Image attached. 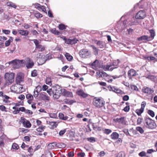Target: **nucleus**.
<instances>
[{"mask_svg":"<svg viewBox=\"0 0 157 157\" xmlns=\"http://www.w3.org/2000/svg\"><path fill=\"white\" fill-rule=\"evenodd\" d=\"M149 32L150 34V36H148L147 35H144L137 38L138 40L142 41L143 42L146 43L148 41L152 40L154 38L155 36V32L153 29H151L149 30Z\"/></svg>","mask_w":157,"mask_h":157,"instance_id":"f257e3e1","label":"nucleus"},{"mask_svg":"<svg viewBox=\"0 0 157 157\" xmlns=\"http://www.w3.org/2000/svg\"><path fill=\"white\" fill-rule=\"evenodd\" d=\"M144 122L145 124H146L145 126L147 128L152 129L156 127V124L154 121L151 119L148 116L145 117Z\"/></svg>","mask_w":157,"mask_h":157,"instance_id":"f03ea898","label":"nucleus"},{"mask_svg":"<svg viewBox=\"0 0 157 157\" xmlns=\"http://www.w3.org/2000/svg\"><path fill=\"white\" fill-rule=\"evenodd\" d=\"M120 60L117 59L114 61L112 65H107L102 66V68L105 71H112L114 69L117 68L120 63Z\"/></svg>","mask_w":157,"mask_h":157,"instance_id":"7ed1b4c3","label":"nucleus"},{"mask_svg":"<svg viewBox=\"0 0 157 157\" xmlns=\"http://www.w3.org/2000/svg\"><path fill=\"white\" fill-rule=\"evenodd\" d=\"M93 103L95 107L100 108L105 105V102L102 98L95 97L93 99Z\"/></svg>","mask_w":157,"mask_h":157,"instance_id":"20e7f679","label":"nucleus"},{"mask_svg":"<svg viewBox=\"0 0 157 157\" xmlns=\"http://www.w3.org/2000/svg\"><path fill=\"white\" fill-rule=\"evenodd\" d=\"M62 89L60 86L57 84L53 86L51 88L48 89L47 90V92L49 95L51 96L52 94V92L61 93Z\"/></svg>","mask_w":157,"mask_h":157,"instance_id":"39448f33","label":"nucleus"},{"mask_svg":"<svg viewBox=\"0 0 157 157\" xmlns=\"http://www.w3.org/2000/svg\"><path fill=\"white\" fill-rule=\"evenodd\" d=\"M81 57L84 58H88L91 57V53L90 51L86 49H84L80 50L79 52Z\"/></svg>","mask_w":157,"mask_h":157,"instance_id":"423d86ee","label":"nucleus"},{"mask_svg":"<svg viewBox=\"0 0 157 157\" xmlns=\"http://www.w3.org/2000/svg\"><path fill=\"white\" fill-rule=\"evenodd\" d=\"M34 43L35 45V49H37L38 51L42 52L45 50V46L40 44V42L37 39L32 40Z\"/></svg>","mask_w":157,"mask_h":157,"instance_id":"0eeeda50","label":"nucleus"},{"mask_svg":"<svg viewBox=\"0 0 157 157\" xmlns=\"http://www.w3.org/2000/svg\"><path fill=\"white\" fill-rule=\"evenodd\" d=\"M15 74L13 73H6L5 75V79L11 84L14 81Z\"/></svg>","mask_w":157,"mask_h":157,"instance_id":"6e6552de","label":"nucleus"},{"mask_svg":"<svg viewBox=\"0 0 157 157\" xmlns=\"http://www.w3.org/2000/svg\"><path fill=\"white\" fill-rule=\"evenodd\" d=\"M138 24L137 20H135L134 18H132L130 21L129 19L124 20L123 22V25L124 27H127L129 25H136Z\"/></svg>","mask_w":157,"mask_h":157,"instance_id":"1a4fd4ad","label":"nucleus"},{"mask_svg":"<svg viewBox=\"0 0 157 157\" xmlns=\"http://www.w3.org/2000/svg\"><path fill=\"white\" fill-rule=\"evenodd\" d=\"M25 65L27 69H30L32 68L34 65V63L32 59L29 57L26 58Z\"/></svg>","mask_w":157,"mask_h":157,"instance_id":"9d476101","label":"nucleus"},{"mask_svg":"<svg viewBox=\"0 0 157 157\" xmlns=\"http://www.w3.org/2000/svg\"><path fill=\"white\" fill-rule=\"evenodd\" d=\"M146 16L145 12L144 10H140L136 14L135 18L137 19H144Z\"/></svg>","mask_w":157,"mask_h":157,"instance_id":"9b49d317","label":"nucleus"},{"mask_svg":"<svg viewBox=\"0 0 157 157\" xmlns=\"http://www.w3.org/2000/svg\"><path fill=\"white\" fill-rule=\"evenodd\" d=\"M138 75L136 71L133 69H131L129 70L128 72V76L129 79H132V77Z\"/></svg>","mask_w":157,"mask_h":157,"instance_id":"f8f14e48","label":"nucleus"},{"mask_svg":"<svg viewBox=\"0 0 157 157\" xmlns=\"http://www.w3.org/2000/svg\"><path fill=\"white\" fill-rule=\"evenodd\" d=\"M61 94L63 96L67 97H73L72 92L67 91L65 89H62Z\"/></svg>","mask_w":157,"mask_h":157,"instance_id":"ddd939ff","label":"nucleus"},{"mask_svg":"<svg viewBox=\"0 0 157 157\" xmlns=\"http://www.w3.org/2000/svg\"><path fill=\"white\" fill-rule=\"evenodd\" d=\"M154 91V90L153 89L148 87H144L142 89V91L143 93L149 94H152Z\"/></svg>","mask_w":157,"mask_h":157,"instance_id":"4468645a","label":"nucleus"},{"mask_svg":"<svg viewBox=\"0 0 157 157\" xmlns=\"http://www.w3.org/2000/svg\"><path fill=\"white\" fill-rule=\"evenodd\" d=\"M97 76H99V77H101L103 78L106 79L107 78H109V76L107 75L105 72L101 71L99 72H97Z\"/></svg>","mask_w":157,"mask_h":157,"instance_id":"2eb2a0df","label":"nucleus"},{"mask_svg":"<svg viewBox=\"0 0 157 157\" xmlns=\"http://www.w3.org/2000/svg\"><path fill=\"white\" fill-rule=\"evenodd\" d=\"M14 89L16 90V92L17 93H20L24 91L23 86L22 85H20V84H17V85L14 86Z\"/></svg>","mask_w":157,"mask_h":157,"instance_id":"dca6fc26","label":"nucleus"},{"mask_svg":"<svg viewBox=\"0 0 157 157\" xmlns=\"http://www.w3.org/2000/svg\"><path fill=\"white\" fill-rule=\"evenodd\" d=\"M76 93L78 96L83 98H86L88 96V94L84 92L83 90L81 89L78 90L76 92Z\"/></svg>","mask_w":157,"mask_h":157,"instance_id":"f3484780","label":"nucleus"},{"mask_svg":"<svg viewBox=\"0 0 157 157\" xmlns=\"http://www.w3.org/2000/svg\"><path fill=\"white\" fill-rule=\"evenodd\" d=\"M35 7L36 8L40 11H43L45 12L46 11L45 7L43 6H41L39 4L37 3L35 4Z\"/></svg>","mask_w":157,"mask_h":157,"instance_id":"a211bd4d","label":"nucleus"},{"mask_svg":"<svg viewBox=\"0 0 157 157\" xmlns=\"http://www.w3.org/2000/svg\"><path fill=\"white\" fill-rule=\"evenodd\" d=\"M97 42L96 43L98 48H103L105 47L106 44L104 42L101 41L96 40Z\"/></svg>","mask_w":157,"mask_h":157,"instance_id":"6ab92c4d","label":"nucleus"},{"mask_svg":"<svg viewBox=\"0 0 157 157\" xmlns=\"http://www.w3.org/2000/svg\"><path fill=\"white\" fill-rule=\"evenodd\" d=\"M116 122L123 125L126 124V122L124 117H122L120 118H117L116 119Z\"/></svg>","mask_w":157,"mask_h":157,"instance_id":"aec40b11","label":"nucleus"},{"mask_svg":"<svg viewBox=\"0 0 157 157\" xmlns=\"http://www.w3.org/2000/svg\"><path fill=\"white\" fill-rule=\"evenodd\" d=\"M19 34L25 36H26L29 34V32L27 30L19 29L18 30Z\"/></svg>","mask_w":157,"mask_h":157,"instance_id":"412c9836","label":"nucleus"},{"mask_svg":"<svg viewBox=\"0 0 157 157\" xmlns=\"http://www.w3.org/2000/svg\"><path fill=\"white\" fill-rule=\"evenodd\" d=\"M23 81L22 76L20 74H18L16 78V82L17 84H20Z\"/></svg>","mask_w":157,"mask_h":157,"instance_id":"4be33fe9","label":"nucleus"},{"mask_svg":"<svg viewBox=\"0 0 157 157\" xmlns=\"http://www.w3.org/2000/svg\"><path fill=\"white\" fill-rule=\"evenodd\" d=\"M22 123L24 126L27 128H29L31 127V124L30 122L26 119L23 120Z\"/></svg>","mask_w":157,"mask_h":157,"instance_id":"5701e85b","label":"nucleus"},{"mask_svg":"<svg viewBox=\"0 0 157 157\" xmlns=\"http://www.w3.org/2000/svg\"><path fill=\"white\" fill-rule=\"evenodd\" d=\"M110 136L111 139L115 140L118 138L119 135L117 132H114L112 133Z\"/></svg>","mask_w":157,"mask_h":157,"instance_id":"b1692460","label":"nucleus"},{"mask_svg":"<svg viewBox=\"0 0 157 157\" xmlns=\"http://www.w3.org/2000/svg\"><path fill=\"white\" fill-rule=\"evenodd\" d=\"M40 96L42 100H49V97L48 96L46 93L44 94H40Z\"/></svg>","mask_w":157,"mask_h":157,"instance_id":"393cba45","label":"nucleus"},{"mask_svg":"<svg viewBox=\"0 0 157 157\" xmlns=\"http://www.w3.org/2000/svg\"><path fill=\"white\" fill-rule=\"evenodd\" d=\"M91 47L93 49V52L94 55L97 56L98 54L99 49L94 45H91Z\"/></svg>","mask_w":157,"mask_h":157,"instance_id":"a878e982","label":"nucleus"},{"mask_svg":"<svg viewBox=\"0 0 157 157\" xmlns=\"http://www.w3.org/2000/svg\"><path fill=\"white\" fill-rule=\"evenodd\" d=\"M59 118L63 120H66L67 119L68 117L67 116H64V114L62 113H59Z\"/></svg>","mask_w":157,"mask_h":157,"instance_id":"bb28decb","label":"nucleus"},{"mask_svg":"<svg viewBox=\"0 0 157 157\" xmlns=\"http://www.w3.org/2000/svg\"><path fill=\"white\" fill-rule=\"evenodd\" d=\"M61 93L52 92V96L54 99H58L60 97Z\"/></svg>","mask_w":157,"mask_h":157,"instance_id":"cd10ccee","label":"nucleus"},{"mask_svg":"<svg viewBox=\"0 0 157 157\" xmlns=\"http://www.w3.org/2000/svg\"><path fill=\"white\" fill-rule=\"evenodd\" d=\"M52 144H54L55 145L59 148L65 147H66V145L63 143L56 144V143H53Z\"/></svg>","mask_w":157,"mask_h":157,"instance_id":"c85d7f7f","label":"nucleus"},{"mask_svg":"<svg viewBox=\"0 0 157 157\" xmlns=\"http://www.w3.org/2000/svg\"><path fill=\"white\" fill-rule=\"evenodd\" d=\"M50 31L52 33L57 35H58L60 34V33L58 30H57L55 28L51 29L50 30Z\"/></svg>","mask_w":157,"mask_h":157,"instance_id":"c756f323","label":"nucleus"},{"mask_svg":"<svg viewBox=\"0 0 157 157\" xmlns=\"http://www.w3.org/2000/svg\"><path fill=\"white\" fill-rule=\"evenodd\" d=\"M65 56L67 59L69 61H71L73 59V57L69 53H66L65 54Z\"/></svg>","mask_w":157,"mask_h":157,"instance_id":"7c9ffc66","label":"nucleus"},{"mask_svg":"<svg viewBox=\"0 0 157 157\" xmlns=\"http://www.w3.org/2000/svg\"><path fill=\"white\" fill-rule=\"evenodd\" d=\"M144 111V110L141 109H137L136 110V113L139 116H140L142 113Z\"/></svg>","mask_w":157,"mask_h":157,"instance_id":"2f4dec72","label":"nucleus"},{"mask_svg":"<svg viewBox=\"0 0 157 157\" xmlns=\"http://www.w3.org/2000/svg\"><path fill=\"white\" fill-rule=\"evenodd\" d=\"M103 132L106 135H109L112 132V131L109 129H105L103 130Z\"/></svg>","mask_w":157,"mask_h":157,"instance_id":"473e14b6","label":"nucleus"},{"mask_svg":"<svg viewBox=\"0 0 157 157\" xmlns=\"http://www.w3.org/2000/svg\"><path fill=\"white\" fill-rule=\"evenodd\" d=\"M9 64H12L14 66L17 65L18 64V60L16 59L12 60L9 63Z\"/></svg>","mask_w":157,"mask_h":157,"instance_id":"72a5a7b5","label":"nucleus"},{"mask_svg":"<svg viewBox=\"0 0 157 157\" xmlns=\"http://www.w3.org/2000/svg\"><path fill=\"white\" fill-rule=\"evenodd\" d=\"M67 26H65L64 25L61 24L59 25L58 27L59 29L61 30H63L66 29Z\"/></svg>","mask_w":157,"mask_h":157,"instance_id":"f704fd0d","label":"nucleus"},{"mask_svg":"<svg viewBox=\"0 0 157 157\" xmlns=\"http://www.w3.org/2000/svg\"><path fill=\"white\" fill-rule=\"evenodd\" d=\"M147 113L152 117H154L155 116L154 112L152 110H148L147 111Z\"/></svg>","mask_w":157,"mask_h":157,"instance_id":"c9c22d12","label":"nucleus"},{"mask_svg":"<svg viewBox=\"0 0 157 157\" xmlns=\"http://www.w3.org/2000/svg\"><path fill=\"white\" fill-rule=\"evenodd\" d=\"M136 129L137 131L139 132L141 134H142L144 132V130L141 127H136Z\"/></svg>","mask_w":157,"mask_h":157,"instance_id":"e433bc0d","label":"nucleus"},{"mask_svg":"<svg viewBox=\"0 0 157 157\" xmlns=\"http://www.w3.org/2000/svg\"><path fill=\"white\" fill-rule=\"evenodd\" d=\"M41 87L40 86H38L34 90L36 92H38L39 93L41 90Z\"/></svg>","mask_w":157,"mask_h":157,"instance_id":"4c0bfd02","label":"nucleus"},{"mask_svg":"<svg viewBox=\"0 0 157 157\" xmlns=\"http://www.w3.org/2000/svg\"><path fill=\"white\" fill-rule=\"evenodd\" d=\"M26 98L28 100L33 99V96L32 95L30 94H28L27 95H26Z\"/></svg>","mask_w":157,"mask_h":157,"instance_id":"58836bf2","label":"nucleus"},{"mask_svg":"<svg viewBox=\"0 0 157 157\" xmlns=\"http://www.w3.org/2000/svg\"><path fill=\"white\" fill-rule=\"evenodd\" d=\"M7 5L11 7H13L14 8H16L17 6L14 3L12 2H8L7 3Z\"/></svg>","mask_w":157,"mask_h":157,"instance_id":"ea45409f","label":"nucleus"},{"mask_svg":"<svg viewBox=\"0 0 157 157\" xmlns=\"http://www.w3.org/2000/svg\"><path fill=\"white\" fill-rule=\"evenodd\" d=\"M87 140L90 143H94L95 142V139L94 137H91L87 138Z\"/></svg>","mask_w":157,"mask_h":157,"instance_id":"a19ab883","label":"nucleus"},{"mask_svg":"<svg viewBox=\"0 0 157 157\" xmlns=\"http://www.w3.org/2000/svg\"><path fill=\"white\" fill-rule=\"evenodd\" d=\"M146 59L148 61H154L155 58L153 56H147L146 58Z\"/></svg>","mask_w":157,"mask_h":157,"instance_id":"79ce46f5","label":"nucleus"},{"mask_svg":"<svg viewBox=\"0 0 157 157\" xmlns=\"http://www.w3.org/2000/svg\"><path fill=\"white\" fill-rule=\"evenodd\" d=\"M66 132V129L60 130L59 132V134L60 136H62Z\"/></svg>","mask_w":157,"mask_h":157,"instance_id":"37998d69","label":"nucleus"},{"mask_svg":"<svg viewBox=\"0 0 157 157\" xmlns=\"http://www.w3.org/2000/svg\"><path fill=\"white\" fill-rule=\"evenodd\" d=\"M49 116L50 117L53 118H56L57 117V114L56 113H51L49 114Z\"/></svg>","mask_w":157,"mask_h":157,"instance_id":"c03bdc74","label":"nucleus"},{"mask_svg":"<svg viewBox=\"0 0 157 157\" xmlns=\"http://www.w3.org/2000/svg\"><path fill=\"white\" fill-rule=\"evenodd\" d=\"M46 83L47 84L50 85L51 84V79L50 78L47 77L46 79Z\"/></svg>","mask_w":157,"mask_h":157,"instance_id":"a18cd8bd","label":"nucleus"},{"mask_svg":"<svg viewBox=\"0 0 157 157\" xmlns=\"http://www.w3.org/2000/svg\"><path fill=\"white\" fill-rule=\"evenodd\" d=\"M37 75V71L35 70L32 71L31 76L33 77H35Z\"/></svg>","mask_w":157,"mask_h":157,"instance_id":"49530a36","label":"nucleus"},{"mask_svg":"<svg viewBox=\"0 0 157 157\" xmlns=\"http://www.w3.org/2000/svg\"><path fill=\"white\" fill-rule=\"evenodd\" d=\"M121 75H122V77H123L124 78V80H125L126 79V72L124 70V69H123L122 70V72H121Z\"/></svg>","mask_w":157,"mask_h":157,"instance_id":"de8ad7c7","label":"nucleus"},{"mask_svg":"<svg viewBox=\"0 0 157 157\" xmlns=\"http://www.w3.org/2000/svg\"><path fill=\"white\" fill-rule=\"evenodd\" d=\"M12 147L14 149H18L19 148V146L17 144L14 143L12 144Z\"/></svg>","mask_w":157,"mask_h":157,"instance_id":"09e8293b","label":"nucleus"},{"mask_svg":"<svg viewBox=\"0 0 157 157\" xmlns=\"http://www.w3.org/2000/svg\"><path fill=\"white\" fill-rule=\"evenodd\" d=\"M35 16L37 18H39L42 17V15L39 13H36L35 14Z\"/></svg>","mask_w":157,"mask_h":157,"instance_id":"8fccbe9b","label":"nucleus"},{"mask_svg":"<svg viewBox=\"0 0 157 157\" xmlns=\"http://www.w3.org/2000/svg\"><path fill=\"white\" fill-rule=\"evenodd\" d=\"M146 102L145 101H143L141 104V109H142L144 110V108H145V107L146 105Z\"/></svg>","mask_w":157,"mask_h":157,"instance_id":"3c124183","label":"nucleus"},{"mask_svg":"<svg viewBox=\"0 0 157 157\" xmlns=\"http://www.w3.org/2000/svg\"><path fill=\"white\" fill-rule=\"evenodd\" d=\"M143 119L140 117H139L137 120V124H140L142 122Z\"/></svg>","mask_w":157,"mask_h":157,"instance_id":"603ef678","label":"nucleus"},{"mask_svg":"<svg viewBox=\"0 0 157 157\" xmlns=\"http://www.w3.org/2000/svg\"><path fill=\"white\" fill-rule=\"evenodd\" d=\"M67 44H73V42H71V40L70 39H67L65 42Z\"/></svg>","mask_w":157,"mask_h":157,"instance_id":"864d4df0","label":"nucleus"},{"mask_svg":"<svg viewBox=\"0 0 157 157\" xmlns=\"http://www.w3.org/2000/svg\"><path fill=\"white\" fill-rule=\"evenodd\" d=\"M129 109L130 107L128 105L125 107L123 109V110L125 112H128L129 110Z\"/></svg>","mask_w":157,"mask_h":157,"instance_id":"5fc2aeb1","label":"nucleus"},{"mask_svg":"<svg viewBox=\"0 0 157 157\" xmlns=\"http://www.w3.org/2000/svg\"><path fill=\"white\" fill-rule=\"evenodd\" d=\"M11 42L10 40H8L6 41L5 42V46H8L10 44V43Z\"/></svg>","mask_w":157,"mask_h":157,"instance_id":"6e6d98bb","label":"nucleus"},{"mask_svg":"<svg viewBox=\"0 0 157 157\" xmlns=\"http://www.w3.org/2000/svg\"><path fill=\"white\" fill-rule=\"evenodd\" d=\"M0 109L2 111L6 112V107L4 105H0Z\"/></svg>","mask_w":157,"mask_h":157,"instance_id":"4d7b16f0","label":"nucleus"},{"mask_svg":"<svg viewBox=\"0 0 157 157\" xmlns=\"http://www.w3.org/2000/svg\"><path fill=\"white\" fill-rule=\"evenodd\" d=\"M147 78L151 80H153L155 79L156 77L154 75H148L147 77Z\"/></svg>","mask_w":157,"mask_h":157,"instance_id":"13d9d810","label":"nucleus"},{"mask_svg":"<svg viewBox=\"0 0 157 157\" xmlns=\"http://www.w3.org/2000/svg\"><path fill=\"white\" fill-rule=\"evenodd\" d=\"M23 27L25 29H28L31 27V26L29 25L28 24L25 23Z\"/></svg>","mask_w":157,"mask_h":157,"instance_id":"bf43d9fd","label":"nucleus"},{"mask_svg":"<svg viewBox=\"0 0 157 157\" xmlns=\"http://www.w3.org/2000/svg\"><path fill=\"white\" fill-rule=\"evenodd\" d=\"M2 31L3 33L6 34H9L10 33V31L8 30L4 29L2 30Z\"/></svg>","mask_w":157,"mask_h":157,"instance_id":"052dcab7","label":"nucleus"},{"mask_svg":"<svg viewBox=\"0 0 157 157\" xmlns=\"http://www.w3.org/2000/svg\"><path fill=\"white\" fill-rule=\"evenodd\" d=\"M139 155L141 157H144L146 155V154L144 151H142L139 154Z\"/></svg>","mask_w":157,"mask_h":157,"instance_id":"680f3d73","label":"nucleus"},{"mask_svg":"<svg viewBox=\"0 0 157 157\" xmlns=\"http://www.w3.org/2000/svg\"><path fill=\"white\" fill-rule=\"evenodd\" d=\"M18 63H21V64H25L26 63V58L25 60H18Z\"/></svg>","mask_w":157,"mask_h":157,"instance_id":"e2e57ef3","label":"nucleus"},{"mask_svg":"<svg viewBox=\"0 0 157 157\" xmlns=\"http://www.w3.org/2000/svg\"><path fill=\"white\" fill-rule=\"evenodd\" d=\"M48 86L45 85H44L42 86V90L43 91H45L48 90Z\"/></svg>","mask_w":157,"mask_h":157,"instance_id":"0e129e2a","label":"nucleus"},{"mask_svg":"<svg viewBox=\"0 0 157 157\" xmlns=\"http://www.w3.org/2000/svg\"><path fill=\"white\" fill-rule=\"evenodd\" d=\"M123 100L124 101H127L129 99V96L127 95H125L123 97Z\"/></svg>","mask_w":157,"mask_h":157,"instance_id":"69168bd1","label":"nucleus"},{"mask_svg":"<svg viewBox=\"0 0 157 157\" xmlns=\"http://www.w3.org/2000/svg\"><path fill=\"white\" fill-rule=\"evenodd\" d=\"M78 156L81 157H84L85 155V154L84 152H79L77 154Z\"/></svg>","mask_w":157,"mask_h":157,"instance_id":"338daca9","label":"nucleus"},{"mask_svg":"<svg viewBox=\"0 0 157 157\" xmlns=\"http://www.w3.org/2000/svg\"><path fill=\"white\" fill-rule=\"evenodd\" d=\"M124 153L122 152H120L117 155V157H124Z\"/></svg>","mask_w":157,"mask_h":157,"instance_id":"774afa93","label":"nucleus"}]
</instances>
